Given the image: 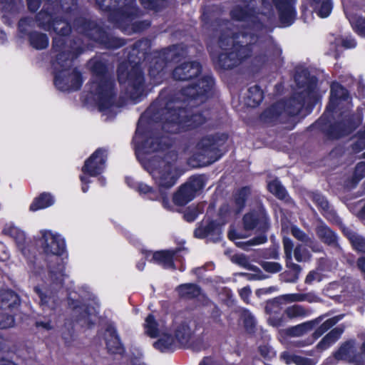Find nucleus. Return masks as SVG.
Instances as JSON below:
<instances>
[{
	"label": "nucleus",
	"instance_id": "nucleus-1",
	"mask_svg": "<svg viewBox=\"0 0 365 365\" xmlns=\"http://www.w3.org/2000/svg\"><path fill=\"white\" fill-rule=\"evenodd\" d=\"M214 84L213 78L206 76L202 77L197 83L184 88L179 94L184 97L180 101L179 97L168 101L165 108L160 110V118L154 113L157 104H153L138 120L133 143L138 159L143 168L150 173L160 190L172 187L180 176L176 165L178 154L175 150H165L168 148V139L162 137L160 140L146 128V120L152 118L162 122V128L167 133H177L190 130L203 125L208 119V113H195L188 115L182 110V105L187 102L191 106H195L205 102L210 96Z\"/></svg>",
	"mask_w": 365,
	"mask_h": 365
},
{
	"label": "nucleus",
	"instance_id": "nucleus-2",
	"mask_svg": "<svg viewBox=\"0 0 365 365\" xmlns=\"http://www.w3.org/2000/svg\"><path fill=\"white\" fill-rule=\"evenodd\" d=\"M244 6H235L231 11L232 18L239 24L242 31L240 33L231 31L232 23L225 21L220 26L218 46L222 49L217 55V61L222 68L230 69L238 65L243 59L249 57L253 50H257L255 43L261 42L267 29L262 22L272 16V6L265 1H262L263 11L255 16L252 12L257 0H244Z\"/></svg>",
	"mask_w": 365,
	"mask_h": 365
},
{
	"label": "nucleus",
	"instance_id": "nucleus-3",
	"mask_svg": "<svg viewBox=\"0 0 365 365\" xmlns=\"http://www.w3.org/2000/svg\"><path fill=\"white\" fill-rule=\"evenodd\" d=\"M53 51L56 53L53 61L56 87L62 91L78 90L83 79L81 72L73 66V61L83 49L66 43L62 37H56L53 39Z\"/></svg>",
	"mask_w": 365,
	"mask_h": 365
},
{
	"label": "nucleus",
	"instance_id": "nucleus-4",
	"mask_svg": "<svg viewBox=\"0 0 365 365\" xmlns=\"http://www.w3.org/2000/svg\"><path fill=\"white\" fill-rule=\"evenodd\" d=\"M88 65L93 75L89 84L91 98L103 115L108 118H113L117 113L119 105L114 81L107 72L106 62L99 58H94Z\"/></svg>",
	"mask_w": 365,
	"mask_h": 365
},
{
	"label": "nucleus",
	"instance_id": "nucleus-5",
	"mask_svg": "<svg viewBox=\"0 0 365 365\" xmlns=\"http://www.w3.org/2000/svg\"><path fill=\"white\" fill-rule=\"evenodd\" d=\"M41 234V248L46 255L51 256L48 259V282L53 289H57L63 286L66 277L65 263L59 257L65 250V241L60 235L50 230H42Z\"/></svg>",
	"mask_w": 365,
	"mask_h": 365
},
{
	"label": "nucleus",
	"instance_id": "nucleus-6",
	"mask_svg": "<svg viewBox=\"0 0 365 365\" xmlns=\"http://www.w3.org/2000/svg\"><path fill=\"white\" fill-rule=\"evenodd\" d=\"M101 8L110 11V21L115 24L127 34L138 32L148 27L147 21L135 20L138 15V9L135 0H96Z\"/></svg>",
	"mask_w": 365,
	"mask_h": 365
},
{
	"label": "nucleus",
	"instance_id": "nucleus-7",
	"mask_svg": "<svg viewBox=\"0 0 365 365\" xmlns=\"http://www.w3.org/2000/svg\"><path fill=\"white\" fill-rule=\"evenodd\" d=\"M118 77L120 84H126V93L135 101H139L144 93L143 76L138 63L129 60L123 62L118 69Z\"/></svg>",
	"mask_w": 365,
	"mask_h": 365
},
{
	"label": "nucleus",
	"instance_id": "nucleus-8",
	"mask_svg": "<svg viewBox=\"0 0 365 365\" xmlns=\"http://www.w3.org/2000/svg\"><path fill=\"white\" fill-rule=\"evenodd\" d=\"M73 28L79 33H83L93 41L104 45L106 48H115L124 44V41L121 38L107 34L96 23L87 21L83 18L76 19L73 23Z\"/></svg>",
	"mask_w": 365,
	"mask_h": 365
},
{
	"label": "nucleus",
	"instance_id": "nucleus-9",
	"mask_svg": "<svg viewBox=\"0 0 365 365\" xmlns=\"http://www.w3.org/2000/svg\"><path fill=\"white\" fill-rule=\"evenodd\" d=\"M185 54L184 48L180 45H174L158 53L152 59L149 68V75L155 83L161 81L164 76L165 62L175 61L178 57Z\"/></svg>",
	"mask_w": 365,
	"mask_h": 365
},
{
	"label": "nucleus",
	"instance_id": "nucleus-10",
	"mask_svg": "<svg viewBox=\"0 0 365 365\" xmlns=\"http://www.w3.org/2000/svg\"><path fill=\"white\" fill-rule=\"evenodd\" d=\"M221 141L222 139L218 135H210L202 138L195 148L194 155L196 159L209 164L217 160L220 157L219 147L222 144Z\"/></svg>",
	"mask_w": 365,
	"mask_h": 365
},
{
	"label": "nucleus",
	"instance_id": "nucleus-11",
	"mask_svg": "<svg viewBox=\"0 0 365 365\" xmlns=\"http://www.w3.org/2000/svg\"><path fill=\"white\" fill-rule=\"evenodd\" d=\"M106 160V151L99 148L86 160L84 165L82 167L83 174L80 175L82 183L81 189L83 192H86L88 190V184L91 182L89 177H96L103 171Z\"/></svg>",
	"mask_w": 365,
	"mask_h": 365
},
{
	"label": "nucleus",
	"instance_id": "nucleus-12",
	"mask_svg": "<svg viewBox=\"0 0 365 365\" xmlns=\"http://www.w3.org/2000/svg\"><path fill=\"white\" fill-rule=\"evenodd\" d=\"M303 106L304 103L297 101L295 98L290 99L286 103L283 101L278 102L267 109L262 114L261 119L264 123H272L283 113L295 115L299 113Z\"/></svg>",
	"mask_w": 365,
	"mask_h": 365
},
{
	"label": "nucleus",
	"instance_id": "nucleus-13",
	"mask_svg": "<svg viewBox=\"0 0 365 365\" xmlns=\"http://www.w3.org/2000/svg\"><path fill=\"white\" fill-rule=\"evenodd\" d=\"M59 10L52 13L46 9L42 10L36 16V21L39 27L50 31L51 29L58 34L66 36L71 31V26L66 21L58 20Z\"/></svg>",
	"mask_w": 365,
	"mask_h": 365
},
{
	"label": "nucleus",
	"instance_id": "nucleus-14",
	"mask_svg": "<svg viewBox=\"0 0 365 365\" xmlns=\"http://www.w3.org/2000/svg\"><path fill=\"white\" fill-rule=\"evenodd\" d=\"M195 322L192 319H176L173 324V332L180 346L190 344L195 331Z\"/></svg>",
	"mask_w": 365,
	"mask_h": 365
},
{
	"label": "nucleus",
	"instance_id": "nucleus-15",
	"mask_svg": "<svg viewBox=\"0 0 365 365\" xmlns=\"http://www.w3.org/2000/svg\"><path fill=\"white\" fill-rule=\"evenodd\" d=\"M243 223L246 230L266 231L268 229V217L264 208L259 205L256 209L247 213L243 217Z\"/></svg>",
	"mask_w": 365,
	"mask_h": 365
},
{
	"label": "nucleus",
	"instance_id": "nucleus-16",
	"mask_svg": "<svg viewBox=\"0 0 365 365\" xmlns=\"http://www.w3.org/2000/svg\"><path fill=\"white\" fill-rule=\"evenodd\" d=\"M297 0H273L279 12L280 23L283 26H290L295 19L294 5Z\"/></svg>",
	"mask_w": 365,
	"mask_h": 365
},
{
	"label": "nucleus",
	"instance_id": "nucleus-17",
	"mask_svg": "<svg viewBox=\"0 0 365 365\" xmlns=\"http://www.w3.org/2000/svg\"><path fill=\"white\" fill-rule=\"evenodd\" d=\"M201 66L197 61L185 62L177 66L173 73V78L178 81H188L199 76Z\"/></svg>",
	"mask_w": 365,
	"mask_h": 365
},
{
	"label": "nucleus",
	"instance_id": "nucleus-18",
	"mask_svg": "<svg viewBox=\"0 0 365 365\" xmlns=\"http://www.w3.org/2000/svg\"><path fill=\"white\" fill-rule=\"evenodd\" d=\"M177 251L163 250L153 252L150 250H143V254L145 258L153 263L160 264L165 268H173V261L175 259Z\"/></svg>",
	"mask_w": 365,
	"mask_h": 365
},
{
	"label": "nucleus",
	"instance_id": "nucleus-19",
	"mask_svg": "<svg viewBox=\"0 0 365 365\" xmlns=\"http://www.w3.org/2000/svg\"><path fill=\"white\" fill-rule=\"evenodd\" d=\"M34 292L39 298V305L44 312H54L61 304V300L56 294L48 289L36 286L34 287Z\"/></svg>",
	"mask_w": 365,
	"mask_h": 365
},
{
	"label": "nucleus",
	"instance_id": "nucleus-20",
	"mask_svg": "<svg viewBox=\"0 0 365 365\" xmlns=\"http://www.w3.org/2000/svg\"><path fill=\"white\" fill-rule=\"evenodd\" d=\"M220 234L221 229L219 224L208 220H202L194 232V235L197 238L210 237L212 240H217Z\"/></svg>",
	"mask_w": 365,
	"mask_h": 365
},
{
	"label": "nucleus",
	"instance_id": "nucleus-21",
	"mask_svg": "<svg viewBox=\"0 0 365 365\" xmlns=\"http://www.w3.org/2000/svg\"><path fill=\"white\" fill-rule=\"evenodd\" d=\"M336 360H345L356 364H362V357L356 353L354 342L352 341L343 344L334 354Z\"/></svg>",
	"mask_w": 365,
	"mask_h": 365
},
{
	"label": "nucleus",
	"instance_id": "nucleus-22",
	"mask_svg": "<svg viewBox=\"0 0 365 365\" xmlns=\"http://www.w3.org/2000/svg\"><path fill=\"white\" fill-rule=\"evenodd\" d=\"M348 101L346 90L338 83H333L331 86L330 102L327 108V112H334L341 101Z\"/></svg>",
	"mask_w": 365,
	"mask_h": 365
},
{
	"label": "nucleus",
	"instance_id": "nucleus-23",
	"mask_svg": "<svg viewBox=\"0 0 365 365\" xmlns=\"http://www.w3.org/2000/svg\"><path fill=\"white\" fill-rule=\"evenodd\" d=\"M137 188L141 195H148V197L150 200H158L161 199L163 207L168 210L171 209V205L169 203L168 199L165 197V194L161 192V190H155L151 187L143 182L138 183Z\"/></svg>",
	"mask_w": 365,
	"mask_h": 365
},
{
	"label": "nucleus",
	"instance_id": "nucleus-24",
	"mask_svg": "<svg viewBox=\"0 0 365 365\" xmlns=\"http://www.w3.org/2000/svg\"><path fill=\"white\" fill-rule=\"evenodd\" d=\"M145 331L150 337H155L167 330L164 322H158L153 314H149L145 320Z\"/></svg>",
	"mask_w": 365,
	"mask_h": 365
},
{
	"label": "nucleus",
	"instance_id": "nucleus-25",
	"mask_svg": "<svg viewBox=\"0 0 365 365\" xmlns=\"http://www.w3.org/2000/svg\"><path fill=\"white\" fill-rule=\"evenodd\" d=\"M354 128L355 125L352 123L351 120L348 118L343 122L331 125L328 130V135L331 138L336 139L349 134Z\"/></svg>",
	"mask_w": 365,
	"mask_h": 365
},
{
	"label": "nucleus",
	"instance_id": "nucleus-26",
	"mask_svg": "<svg viewBox=\"0 0 365 365\" xmlns=\"http://www.w3.org/2000/svg\"><path fill=\"white\" fill-rule=\"evenodd\" d=\"M105 339L109 352L112 354H121L123 352V348L114 328L109 327L106 329Z\"/></svg>",
	"mask_w": 365,
	"mask_h": 365
},
{
	"label": "nucleus",
	"instance_id": "nucleus-27",
	"mask_svg": "<svg viewBox=\"0 0 365 365\" xmlns=\"http://www.w3.org/2000/svg\"><path fill=\"white\" fill-rule=\"evenodd\" d=\"M3 232L14 239L20 250H24L26 244V235L24 231L12 223H9L5 225Z\"/></svg>",
	"mask_w": 365,
	"mask_h": 365
},
{
	"label": "nucleus",
	"instance_id": "nucleus-28",
	"mask_svg": "<svg viewBox=\"0 0 365 365\" xmlns=\"http://www.w3.org/2000/svg\"><path fill=\"white\" fill-rule=\"evenodd\" d=\"M315 230L317 237L324 243L334 247L338 245L336 235L324 223H319Z\"/></svg>",
	"mask_w": 365,
	"mask_h": 365
},
{
	"label": "nucleus",
	"instance_id": "nucleus-29",
	"mask_svg": "<svg viewBox=\"0 0 365 365\" xmlns=\"http://www.w3.org/2000/svg\"><path fill=\"white\" fill-rule=\"evenodd\" d=\"M165 331L162 332L159 336L160 338L154 343V346L156 349L160 351H172L175 348L180 346L175 336H173Z\"/></svg>",
	"mask_w": 365,
	"mask_h": 365
},
{
	"label": "nucleus",
	"instance_id": "nucleus-30",
	"mask_svg": "<svg viewBox=\"0 0 365 365\" xmlns=\"http://www.w3.org/2000/svg\"><path fill=\"white\" fill-rule=\"evenodd\" d=\"M301 294H287L275 298L272 302L267 303L266 311L268 313H271L274 309L279 307L281 304L295 302H303Z\"/></svg>",
	"mask_w": 365,
	"mask_h": 365
},
{
	"label": "nucleus",
	"instance_id": "nucleus-31",
	"mask_svg": "<svg viewBox=\"0 0 365 365\" xmlns=\"http://www.w3.org/2000/svg\"><path fill=\"white\" fill-rule=\"evenodd\" d=\"M96 313L95 309L93 311H89L85 305L73 306V315L76 317L77 321L80 322L83 326L89 325L92 323L93 317Z\"/></svg>",
	"mask_w": 365,
	"mask_h": 365
},
{
	"label": "nucleus",
	"instance_id": "nucleus-32",
	"mask_svg": "<svg viewBox=\"0 0 365 365\" xmlns=\"http://www.w3.org/2000/svg\"><path fill=\"white\" fill-rule=\"evenodd\" d=\"M20 300L16 294L11 290H0V308L14 309L19 305Z\"/></svg>",
	"mask_w": 365,
	"mask_h": 365
},
{
	"label": "nucleus",
	"instance_id": "nucleus-33",
	"mask_svg": "<svg viewBox=\"0 0 365 365\" xmlns=\"http://www.w3.org/2000/svg\"><path fill=\"white\" fill-rule=\"evenodd\" d=\"M54 197L48 192H43L38 197H36L30 205V210L36 212L38 210L45 209L53 205Z\"/></svg>",
	"mask_w": 365,
	"mask_h": 365
},
{
	"label": "nucleus",
	"instance_id": "nucleus-34",
	"mask_svg": "<svg viewBox=\"0 0 365 365\" xmlns=\"http://www.w3.org/2000/svg\"><path fill=\"white\" fill-rule=\"evenodd\" d=\"M195 195L189 189L185 183L180 187L173 196V202L175 205L182 206L191 201Z\"/></svg>",
	"mask_w": 365,
	"mask_h": 365
},
{
	"label": "nucleus",
	"instance_id": "nucleus-35",
	"mask_svg": "<svg viewBox=\"0 0 365 365\" xmlns=\"http://www.w3.org/2000/svg\"><path fill=\"white\" fill-rule=\"evenodd\" d=\"M320 322L321 319L318 318L292 327L290 329H289L288 334L292 336H301L311 331Z\"/></svg>",
	"mask_w": 365,
	"mask_h": 365
},
{
	"label": "nucleus",
	"instance_id": "nucleus-36",
	"mask_svg": "<svg viewBox=\"0 0 365 365\" xmlns=\"http://www.w3.org/2000/svg\"><path fill=\"white\" fill-rule=\"evenodd\" d=\"M283 245H284V254L286 256L287 266L295 272L294 277H295V279H297L298 274L300 272L301 268H300L299 265L294 264L292 262V250H293V247H294L293 242L289 238L284 237L283 240Z\"/></svg>",
	"mask_w": 365,
	"mask_h": 365
},
{
	"label": "nucleus",
	"instance_id": "nucleus-37",
	"mask_svg": "<svg viewBox=\"0 0 365 365\" xmlns=\"http://www.w3.org/2000/svg\"><path fill=\"white\" fill-rule=\"evenodd\" d=\"M344 329L336 327L329 332L318 344L317 346L322 350H325L334 344L343 333Z\"/></svg>",
	"mask_w": 365,
	"mask_h": 365
},
{
	"label": "nucleus",
	"instance_id": "nucleus-38",
	"mask_svg": "<svg viewBox=\"0 0 365 365\" xmlns=\"http://www.w3.org/2000/svg\"><path fill=\"white\" fill-rule=\"evenodd\" d=\"M312 7L317 14L321 18H327L329 16L332 10V4L331 0H318L309 1Z\"/></svg>",
	"mask_w": 365,
	"mask_h": 365
},
{
	"label": "nucleus",
	"instance_id": "nucleus-39",
	"mask_svg": "<svg viewBox=\"0 0 365 365\" xmlns=\"http://www.w3.org/2000/svg\"><path fill=\"white\" fill-rule=\"evenodd\" d=\"M250 195V189L243 187L240 189L235 196L234 207L232 208L230 212L234 215L239 214L244 208L245 200Z\"/></svg>",
	"mask_w": 365,
	"mask_h": 365
},
{
	"label": "nucleus",
	"instance_id": "nucleus-40",
	"mask_svg": "<svg viewBox=\"0 0 365 365\" xmlns=\"http://www.w3.org/2000/svg\"><path fill=\"white\" fill-rule=\"evenodd\" d=\"M267 187L269 192L274 195L279 200H284L287 202L291 200L285 188L282 186L278 180H274L269 182Z\"/></svg>",
	"mask_w": 365,
	"mask_h": 365
},
{
	"label": "nucleus",
	"instance_id": "nucleus-41",
	"mask_svg": "<svg viewBox=\"0 0 365 365\" xmlns=\"http://www.w3.org/2000/svg\"><path fill=\"white\" fill-rule=\"evenodd\" d=\"M178 294L183 298L192 299L200 294V288L194 284H184L177 288Z\"/></svg>",
	"mask_w": 365,
	"mask_h": 365
},
{
	"label": "nucleus",
	"instance_id": "nucleus-42",
	"mask_svg": "<svg viewBox=\"0 0 365 365\" xmlns=\"http://www.w3.org/2000/svg\"><path fill=\"white\" fill-rule=\"evenodd\" d=\"M31 45L36 49L46 48L48 45V38L44 34L32 32L29 36Z\"/></svg>",
	"mask_w": 365,
	"mask_h": 365
},
{
	"label": "nucleus",
	"instance_id": "nucleus-43",
	"mask_svg": "<svg viewBox=\"0 0 365 365\" xmlns=\"http://www.w3.org/2000/svg\"><path fill=\"white\" fill-rule=\"evenodd\" d=\"M291 233L292 235L297 238L298 240L304 242L307 246L311 247L313 251L318 252L319 251V248H315L314 244L315 243L314 240L310 238L308 235H306L302 230H301L297 226H292L291 227Z\"/></svg>",
	"mask_w": 365,
	"mask_h": 365
},
{
	"label": "nucleus",
	"instance_id": "nucleus-44",
	"mask_svg": "<svg viewBox=\"0 0 365 365\" xmlns=\"http://www.w3.org/2000/svg\"><path fill=\"white\" fill-rule=\"evenodd\" d=\"M309 311L300 305H292L284 310V314L289 319L302 318L309 315Z\"/></svg>",
	"mask_w": 365,
	"mask_h": 365
},
{
	"label": "nucleus",
	"instance_id": "nucleus-45",
	"mask_svg": "<svg viewBox=\"0 0 365 365\" xmlns=\"http://www.w3.org/2000/svg\"><path fill=\"white\" fill-rule=\"evenodd\" d=\"M345 233L355 250L365 252V240L361 236L351 230H347Z\"/></svg>",
	"mask_w": 365,
	"mask_h": 365
},
{
	"label": "nucleus",
	"instance_id": "nucleus-46",
	"mask_svg": "<svg viewBox=\"0 0 365 365\" xmlns=\"http://www.w3.org/2000/svg\"><path fill=\"white\" fill-rule=\"evenodd\" d=\"M248 93V98L252 101L249 103L250 106L259 105L263 99V93L257 86L250 87Z\"/></svg>",
	"mask_w": 365,
	"mask_h": 365
},
{
	"label": "nucleus",
	"instance_id": "nucleus-47",
	"mask_svg": "<svg viewBox=\"0 0 365 365\" xmlns=\"http://www.w3.org/2000/svg\"><path fill=\"white\" fill-rule=\"evenodd\" d=\"M302 74L305 78V81L301 80V76L297 74L295 76V81L299 88H306L309 91H311L314 88L315 84V78L307 77V71L304 70L302 71Z\"/></svg>",
	"mask_w": 365,
	"mask_h": 365
},
{
	"label": "nucleus",
	"instance_id": "nucleus-48",
	"mask_svg": "<svg viewBox=\"0 0 365 365\" xmlns=\"http://www.w3.org/2000/svg\"><path fill=\"white\" fill-rule=\"evenodd\" d=\"M341 317H336L325 321L314 332V338L318 339L324 333H325L328 329L332 327L334 324H336L339 320L341 319Z\"/></svg>",
	"mask_w": 365,
	"mask_h": 365
},
{
	"label": "nucleus",
	"instance_id": "nucleus-49",
	"mask_svg": "<svg viewBox=\"0 0 365 365\" xmlns=\"http://www.w3.org/2000/svg\"><path fill=\"white\" fill-rule=\"evenodd\" d=\"M14 324V319L13 316L7 313L0 312V329H6L13 327ZM3 339L0 337V349H2Z\"/></svg>",
	"mask_w": 365,
	"mask_h": 365
},
{
	"label": "nucleus",
	"instance_id": "nucleus-50",
	"mask_svg": "<svg viewBox=\"0 0 365 365\" xmlns=\"http://www.w3.org/2000/svg\"><path fill=\"white\" fill-rule=\"evenodd\" d=\"M185 185H188L189 189L191 190L195 195L205 185L202 178L200 176L190 178Z\"/></svg>",
	"mask_w": 365,
	"mask_h": 365
},
{
	"label": "nucleus",
	"instance_id": "nucleus-51",
	"mask_svg": "<svg viewBox=\"0 0 365 365\" xmlns=\"http://www.w3.org/2000/svg\"><path fill=\"white\" fill-rule=\"evenodd\" d=\"M232 261L240 266L250 270H255V266L251 264L247 257L242 254L235 255L232 257Z\"/></svg>",
	"mask_w": 365,
	"mask_h": 365
},
{
	"label": "nucleus",
	"instance_id": "nucleus-52",
	"mask_svg": "<svg viewBox=\"0 0 365 365\" xmlns=\"http://www.w3.org/2000/svg\"><path fill=\"white\" fill-rule=\"evenodd\" d=\"M242 318L246 330L249 332L253 331L256 324L254 316L249 311L245 310L242 312Z\"/></svg>",
	"mask_w": 365,
	"mask_h": 365
},
{
	"label": "nucleus",
	"instance_id": "nucleus-53",
	"mask_svg": "<svg viewBox=\"0 0 365 365\" xmlns=\"http://www.w3.org/2000/svg\"><path fill=\"white\" fill-rule=\"evenodd\" d=\"M261 266L266 272L269 273H277L282 269V265L275 262L264 261L261 262Z\"/></svg>",
	"mask_w": 365,
	"mask_h": 365
},
{
	"label": "nucleus",
	"instance_id": "nucleus-54",
	"mask_svg": "<svg viewBox=\"0 0 365 365\" xmlns=\"http://www.w3.org/2000/svg\"><path fill=\"white\" fill-rule=\"evenodd\" d=\"M294 257L298 262H303L309 259V252L304 247L299 245L294 250Z\"/></svg>",
	"mask_w": 365,
	"mask_h": 365
},
{
	"label": "nucleus",
	"instance_id": "nucleus-55",
	"mask_svg": "<svg viewBox=\"0 0 365 365\" xmlns=\"http://www.w3.org/2000/svg\"><path fill=\"white\" fill-rule=\"evenodd\" d=\"M312 199L319 207L324 212H328L329 203L324 196L319 193H314L312 195Z\"/></svg>",
	"mask_w": 365,
	"mask_h": 365
},
{
	"label": "nucleus",
	"instance_id": "nucleus-56",
	"mask_svg": "<svg viewBox=\"0 0 365 365\" xmlns=\"http://www.w3.org/2000/svg\"><path fill=\"white\" fill-rule=\"evenodd\" d=\"M270 56V48L266 49L264 53H259L255 56L253 63L256 66H261L269 60V56Z\"/></svg>",
	"mask_w": 365,
	"mask_h": 365
},
{
	"label": "nucleus",
	"instance_id": "nucleus-57",
	"mask_svg": "<svg viewBox=\"0 0 365 365\" xmlns=\"http://www.w3.org/2000/svg\"><path fill=\"white\" fill-rule=\"evenodd\" d=\"M76 0H60L61 10L68 14L76 9Z\"/></svg>",
	"mask_w": 365,
	"mask_h": 365
},
{
	"label": "nucleus",
	"instance_id": "nucleus-58",
	"mask_svg": "<svg viewBox=\"0 0 365 365\" xmlns=\"http://www.w3.org/2000/svg\"><path fill=\"white\" fill-rule=\"evenodd\" d=\"M0 9L4 11H14L16 5L14 0H0Z\"/></svg>",
	"mask_w": 365,
	"mask_h": 365
},
{
	"label": "nucleus",
	"instance_id": "nucleus-59",
	"mask_svg": "<svg viewBox=\"0 0 365 365\" xmlns=\"http://www.w3.org/2000/svg\"><path fill=\"white\" fill-rule=\"evenodd\" d=\"M259 353L264 359H272L275 356V351L268 345L260 346Z\"/></svg>",
	"mask_w": 365,
	"mask_h": 365
},
{
	"label": "nucleus",
	"instance_id": "nucleus-60",
	"mask_svg": "<svg viewBox=\"0 0 365 365\" xmlns=\"http://www.w3.org/2000/svg\"><path fill=\"white\" fill-rule=\"evenodd\" d=\"M267 241V237L264 235H260L259 236L247 241L245 245H261ZM244 243L241 242H236V245L239 247H241Z\"/></svg>",
	"mask_w": 365,
	"mask_h": 365
},
{
	"label": "nucleus",
	"instance_id": "nucleus-61",
	"mask_svg": "<svg viewBox=\"0 0 365 365\" xmlns=\"http://www.w3.org/2000/svg\"><path fill=\"white\" fill-rule=\"evenodd\" d=\"M33 21L29 18L22 19L19 23V29L21 33L26 34L29 29L27 27H30Z\"/></svg>",
	"mask_w": 365,
	"mask_h": 365
},
{
	"label": "nucleus",
	"instance_id": "nucleus-62",
	"mask_svg": "<svg viewBox=\"0 0 365 365\" xmlns=\"http://www.w3.org/2000/svg\"><path fill=\"white\" fill-rule=\"evenodd\" d=\"M341 43L342 46L346 48H354L356 44L355 40L351 37H346L342 39H339L337 43Z\"/></svg>",
	"mask_w": 365,
	"mask_h": 365
},
{
	"label": "nucleus",
	"instance_id": "nucleus-63",
	"mask_svg": "<svg viewBox=\"0 0 365 365\" xmlns=\"http://www.w3.org/2000/svg\"><path fill=\"white\" fill-rule=\"evenodd\" d=\"M268 322L272 327H279L283 324V318L279 316H270Z\"/></svg>",
	"mask_w": 365,
	"mask_h": 365
},
{
	"label": "nucleus",
	"instance_id": "nucleus-64",
	"mask_svg": "<svg viewBox=\"0 0 365 365\" xmlns=\"http://www.w3.org/2000/svg\"><path fill=\"white\" fill-rule=\"evenodd\" d=\"M9 254L7 247L0 242V261L6 262L9 259Z\"/></svg>",
	"mask_w": 365,
	"mask_h": 365
}]
</instances>
